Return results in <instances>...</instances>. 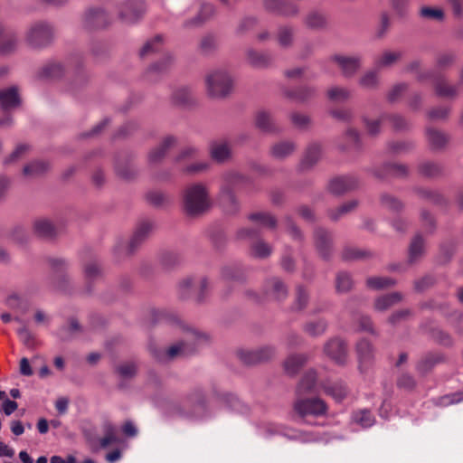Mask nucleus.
Returning a JSON list of instances; mask_svg holds the SVG:
<instances>
[{"mask_svg":"<svg viewBox=\"0 0 463 463\" xmlns=\"http://www.w3.org/2000/svg\"><path fill=\"white\" fill-rule=\"evenodd\" d=\"M151 324H166L179 326L184 332L183 340L172 345L167 349L150 347L152 356L159 363H168L176 358L186 357L194 354L199 347L209 342V335L198 329L185 326L178 316L166 309H152Z\"/></svg>","mask_w":463,"mask_h":463,"instance_id":"f257e3e1","label":"nucleus"},{"mask_svg":"<svg viewBox=\"0 0 463 463\" xmlns=\"http://www.w3.org/2000/svg\"><path fill=\"white\" fill-rule=\"evenodd\" d=\"M251 184L250 177L236 171H231L223 175V181L219 192V200L223 203H236L241 199V194L246 185Z\"/></svg>","mask_w":463,"mask_h":463,"instance_id":"f03ea898","label":"nucleus"},{"mask_svg":"<svg viewBox=\"0 0 463 463\" xmlns=\"http://www.w3.org/2000/svg\"><path fill=\"white\" fill-rule=\"evenodd\" d=\"M54 33V28L50 23L37 21L28 26L24 41L30 48L42 50L52 43Z\"/></svg>","mask_w":463,"mask_h":463,"instance_id":"7ed1b4c3","label":"nucleus"},{"mask_svg":"<svg viewBox=\"0 0 463 463\" xmlns=\"http://www.w3.org/2000/svg\"><path fill=\"white\" fill-rule=\"evenodd\" d=\"M207 93L214 99H222L231 94L233 88V79L224 70H216L206 76Z\"/></svg>","mask_w":463,"mask_h":463,"instance_id":"20e7f679","label":"nucleus"},{"mask_svg":"<svg viewBox=\"0 0 463 463\" xmlns=\"http://www.w3.org/2000/svg\"><path fill=\"white\" fill-rule=\"evenodd\" d=\"M260 232L256 228H242L237 232V239L250 241V255L258 259H266L272 252V247L259 238Z\"/></svg>","mask_w":463,"mask_h":463,"instance_id":"39448f33","label":"nucleus"},{"mask_svg":"<svg viewBox=\"0 0 463 463\" xmlns=\"http://www.w3.org/2000/svg\"><path fill=\"white\" fill-rule=\"evenodd\" d=\"M154 225L152 222L148 220L141 221L136 227L134 233L125 245L123 242L118 243L115 247V252L119 253L126 250L128 254H132L143 242H145L152 233Z\"/></svg>","mask_w":463,"mask_h":463,"instance_id":"423d86ee","label":"nucleus"},{"mask_svg":"<svg viewBox=\"0 0 463 463\" xmlns=\"http://www.w3.org/2000/svg\"><path fill=\"white\" fill-rule=\"evenodd\" d=\"M146 12V5L143 0H127L118 7V15L120 21L127 24L138 22Z\"/></svg>","mask_w":463,"mask_h":463,"instance_id":"0eeeda50","label":"nucleus"},{"mask_svg":"<svg viewBox=\"0 0 463 463\" xmlns=\"http://www.w3.org/2000/svg\"><path fill=\"white\" fill-rule=\"evenodd\" d=\"M110 16L101 7H90L85 11L81 18L82 27L88 31L105 28L110 24Z\"/></svg>","mask_w":463,"mask_h":463,"instance_id":"6e6552de","label":"nucleus"},{"mask_svg":"<svg viewBox=\"0 0 463 463\" xmlns=\"http://www.w3.org/2000/svg\"><path fill=\"white\" fill-rule=\"evenodd\" d=\"M296 412L305 418L307 416H321L326 412V404L319 398L301 399L300 397L294 404Z\"/></svg>","mask_w":463,"mask_h":463,"instance_id":"1a4fd4ad","label":"nucleus"},{"mask_svg":"<svg viewBox=\"0 0 463 463\" xmlns=\"http://www.w3.org/2000/svg\"><path fill=\"white\" fill-rule=\"evenodd\" d=\"M275 354V348L272 346H262L257 349H241L238 351L240 360L248 365L257 364L268 361Z\"/></svg>","mask_w":463,"mask_h":463,"instance_id":"9d476101","label":"nucleus"},{"mask_svg":"<svg viewBox=\"0 0 463 463\" xmlns=\"http://www.w3.org/2000/svg\"><path fill=\"white\" fill-rule=\"evenodd\" d=\"M359 184L354 175H338L329 180L326 189L334 195H342L356 189Z\"/></svg>","mask_w":463,"mask_h":463,"instance_id":"9b49d317","label":"nucleus"},{"mask_svg":"<svg viewBox=\"0 0 463 463\" xmlns=\"http://www.w3.org/2000/svg\"><path fill=\"white\" fill-rule=\"evenodd\" d=\"M185 405L192 407L191 418L203 419L206 417L205 395L201 388L193 390L185 399Z\"/></svg>","mask_w":463,"mask_h":463,"instance_id":"f8f14e48","label":"nucleus"},{"mask_svg":"<svg viewBox=\"0 0 463 463\" xmlns=\"http://www.w3.org/2000/svg\"><path fill=\"white\" fill-rule=\"evenodd\" d=\"M324 353L335 364H344L347 358L346 344L339 337H333L325 344Z\"/></svg>","mask_w":463,"mask_h":463,"instance_id":"ddd939ff","label":"nucleus"},{"mask_svg":"<svg viewBox=\"0 0 463 463\" xmlns=\"http://www.w3.org/2000/svg\"><path fill=\"white\" fill-rule=\"evenodd\" d=\"M183 203H209V189L203 183H193L182 192Z\"/></svg>","mask_w":463,"mask_h":463,"instance_id":"4468645a","label":"nucleus"},{"mask_svg":"<svg viewBox=\"0 0 463 463\" xmlns=\"http://www.w3.org/2000/svg\"><path fill=\"white\" fill-rule=\"evenodd\" d=\"M177 145V137L172 135L165 137L161 143L148 153V162L151 165L160 163L167 153Z\"/></svg>","mask_w":463,"mask_h":463,"instance_id":"2eb2a0df","label":"nucleus"},{"mask_svg":"<svg viewBox=\"0 0 463 463\" xmlns=\"http://www.w3.org/2000/svg\"><path fill=\"white\" fill-rule=\"evenodd\" d=\"M263 5L268 12L283 16H293L298 13L297 5L285 0H264Z\"/></svg>","mask_w":463,"mask_h":463,"instance_id":"dca6fc26","label":"nucleus"},{"mask_svg":"<svg viewBox=\"0 0 463 463\" xmlns=\"http://www.w3.org/2000/svg\"><path fill=\"white\" fill-rule=\"evenodd\" d=\"M409 173L408 167L402 164L385 163L376 166L373 170V174L377 178L384 179L390 176L404 177Z\"/></svg>","mask_w":463,"mask_h":463,"instance_id":"f3484780","label":"nucleus"},{"mask_svg":"<svg viewBox=\"0 0 463 463\" xmlns=\"http://www.w3.org/2000/svg\"><path fill=\"white\" fill-rule=\"evenodd\" d=\"M263 291L266 298H271L276 300H282L288 296V288L279 278H270L267 279L263 286Z\"/></svg>","mask_w":463,"mask_h":463,"instance_id":"a211bd4d","label":"nucleus"},{"mask_svg":"<svg viewBox=\"0 0 463 463\" xmlns=\"http://www.w3.org/2000/svg\"><path fill=\"white\" fill-rule=\"evenodd\" d=\"M254 123L260 131L269 134L281 132V128L277 124L272 115L266 110H260L255 115Z\"/></svg>","mask_w":463,"mask_h":463,"instance_id":"6ab92c4d","label":"nucleus"},{"mask_svg":"<svg viewBox=\"0 0 463 463\" xmlns=\"http://www.w3.org/2000/svg\"><path fill=\"white\" fill-rule=\"evenodd\" d=\"M322 154L321 145L316 142L310 143L304 153L299 163L300 171L313 168L320 160Z\"/></svg>","mask_w":463,"mask_h":463,"instance_id":"aec40b11","label":"nucleus"},{"mask_svg":"<svg viewBox=\"0 0 463 463\" xmlns=\"http://www.w3.org/2000/svg\"><path fill=\"white\" fill-rule=\"evenodd\" d=\"M331 60L335 61L345 77L354 75L361 66V60L357 56L334 55Z\"/></svg>","mask_w":463,"mask_h":463,"instance_id":"412c9836","label":"nucleus"},{"mask_svg":"<svg viewBox=\"0 0 463 463\" xmlns=\"http://www.w3.org/2000/svg\"><path fill=\"white\" fill-rule=\"evenodd\" d=\"M18 44V37L14 31L0 24V53L7 54L14 52Z\"/></svg>","mask_w":463,"mask_h":463,"instance_id":"4be33fe9","label":"nucleus"},{"mask_svg":"<svg viewBox=\"0 0 463 463\" xmlns=\"http://www.w3.org/2000/svg\"><path fill=\"white\" fill-rule=\"evenodd\" d=\"M315 243L317 250L324 259H328L332 251V236L329 232L322 228L315 231Z\"/></svg>","mask_w":463,"mask_h":463,"instance_id":"5701e85b","label":"nucleus"},{"mask_svg":"<svg viewBox=\"0 0 463 463\" xmlns=\"http://www.w3.org/2000/svg\"><path fill=\"white\" fill-rule=\"evenodd\" d=\"M413 200L440 203L446 200L444 194L438 189L416 186L411 190Z\"/></svg>","mask_w":463,"mask_h":463,"instance_id":"b1692460","label":"nucleus"},{"mask_svg":"<svg viewBox=\"0 0 463 463\" xmlns=\"http://www.w3.org/2000/svg\"><path fill=\"white\" fill-rule=\"evenodd\" d=\"M212 159L217 163H224L232 156L230 144L226 140L213 141L209 146Z\"/></svg>","mask_w":463,"mask_h":463,"instance_id":"393cba45","label":"nucleus"},{"mask_svg":"<svg viewBox=\"0 0 463 463\" xmlns=\"http://www.w3.org/2000/svg\"><path fill=\"white\" fill-rule=\"evenodd\" d=\"M33 232L36 236L44 240H52L58 234L57 228L47 218L36 219L33 222Z\"/></svg>","mask_w":463,"mask_h":463,"instance_id":"a878e982","label":"nucleus"},{"mask_svg":"<svg viewBox=\"0 0 463 463\" xmlns=\"http://www.w3.org/2000/svg\"><path fill=\"white\" fill-rule=\"evenodd\" d=\"M317 391V372L309 369L301 377L297 389L296 394L299 398L307 393H313Z\"/></svg>","mask_w":463,"mask_h":463,"instance_id":"bb28decb","label":"nucleus"},{"mask_svg":"<svg viewBox=\"0 0 463 463\" xmlns=\"http://www.w3.org/2000/svg\"><path fill=\"white\" fill-rule=\"evenodd\" d=\"M173 62L172 56L164 54L161 60L151 64L146 71V77L149 80H156L157 77L166 73Z\"/></svg>","mask_w":463,"mask_h":463,"instance_id":"cd10ccee","label":"nucleus"},{"mask_svg":"<svg viewBox=\"0 0 463 463\" xmlns=\"http://www.w3.org/2000/svg\"><path fill=\"white\" fill-rule=\"evenodd\" d=\"M296 144L290 140H281L270 146L269 155L278 160H284L296 150Z\"/></svg>","mask_w":463,"mask_h":463,"instance_id":"c85d7f7f","label":"nucleus"},{"mask_svg":"<svg viewBox=\"0 0 463 463\" xmlns=\"http://www.w3.org/2000/svg\"><path fill=\"white\" fill-rule=\"evenodd\" d=\"M308 356L305 354H292L284 361V370L290 376L296 375L299 370L307 363Z\"/></svg>","mask_w":463,"mask_h":463,"instance_id":"c756f323","label":"nucleus"},{"mask_svg":"<svg viewBox=\"0 0 463 463\" xmlns=\"http://www.w3.org/2000/svg\"><path fill=\"white\" fill-rule=\"evenodd\" d=\"M433 86L436 95L440 98L453 99L458 95V86L449 84L442 76L434 79Z\"/></svg>","mask_w":463,"mask_h":463,"instance_id":"7c9ffc66","label":"nucleus"},{"mask_svg":"<svg viewBox=\"0 0 463 463\" xmlns=\"http://www.w3.org/2000/svg\"><path fill=\"white\" fill-rule=\"evenodd\" d=\"M173 104L180 107H188L194 103V96L191 89L188 87L176 88L171 96Z\"/></svg>","mask_w":463,"mask_h":463,"instance_id":"2f4dec72","label":"nucleus"},{"mask_svg":"<svg viewBox=\"0 0 463 463\" xmlns=\"http://www.w3.org/2000/svg\"><path fill=\"white\" fill-rule=\"evenodd\" d=\"M20 104V98L16 87H11L0 90V108L3 110H8Z\"/></svg>","mask_w":463,"mask_h":463,"instance_id":"473e14b6","label":"nucleus"},{"mask_svg":"<svg viewBox=\"0 0 463 463\" xmlns=\"http://www.w3.org/2000/svg\"><path fill=\"white\" fill-rule=\"evenodd\" d=\"M426 135L430 147L434 150L444 148L449 141V137L446 133L434 128H428Z\"/></svg>","mask_w":463,"mask_h":463,"instance_id":"72a5a7b5","label":"nucleus"},{"mask_svg":"<svg viewBox=\"0 0 463 463\" xmlns=\"http://www.w3.org/2000/svg\"><path fill=\"white\" fill-rule=\"evenodd\" d=\"M356 353L360 364V368L366 365L373 359V345L366 339H362L356 344Z\"/></svg>","mask_w":463,"mask_h":463,"instance_id":"f704fd0d","label":"nucleus"},{"mask_svg":"<svg viewBox=\"0 0 463 463\" xmlns=\"http://www.w3.org/2000/svg\"><path fill=\"white\" fill-rule=\"evenodd\" d=\"M418 173L427 178H435L442 175L443 167L433 161H423L418 165Z\"/></svg>","mask_w":463,"mask_h":463,"instance_id":"c9c22d12","label":"nucleus"},{"mask_svg":"<svg viewBox=\"0 0 463 463\" xmlns=\"http://www.w3.org/2000/svg\"><path fill=\"white\" fill-rule=\"evenodd\" d=\"M402 299V295L399 292H392L378 298L374 303V308L377 311H385Z\"/></svg>","mask_w":463,"mask_h":463,"instance_id":"e433bc0d","label":"nucleus"},{"mask_svg":"<svg viewBox=\"0 0 463 463\" xmlns=\"http://www.w3.org/2000/svg\"><path fill=\"white\" fill-rule=\"evenodd\" d=\"M248 62L255 68H266L271 62V57L266 52H260L254 50L247 52Z\"/></svg>","mask_w":463,"mask_h":463,"instance_id":"4c0bfd02","label":"nucleus"},{"mask_svg":"<svg viewBox=\"0 0 463 463\" xmlns=\"http://www.w3.org/2000/svg\"><path fill=\"white\" fill-rule=\"evenodd\" d=\"M214 13V7L211 4H203L201 5V10L198 15H196L194 18L188 20L184 22V27H193V26H198L201 24H203L206 19L211 17Z\"/></svg>","mask_w":463,"mask_h":463,"instance_id":"58836bf2","label":"nucleus"},{"mask_svg":"<svg viewBox=\"0 0 463 463\" xmlns=\"http://www.w3.org/2000/svg\"><path fill=\"white\" fill-rule=\"evenodd\" d=\"M163 50V38L161 35H156L153 39L147 41L139 52L141 58H146L150 55L161 52Z\"/></svg>","mask_w":463,"mask_h":463,"instance_id":"ea45409f","label":"nucleus"},{"mask_svg":"<svg viewBox=\"0 0 463 463\" xmlns=\"http://www.w3.org/2000/svg\"><path fill=\"white\" fill-rule=\"evenodd\" d=\"M326 96L331 102L343 103L351 98L352 92L347 88L334 86L327 90Z\"/></svg>","mask_w":463,"mask_h":463,"instance_id":"a19ab883","label":"nucleus"},{"mask_svg":"<svg viewBox=\"0 0 463 463\" xmlns=\"http://www.w3.org/2000/svg\"><path fill=\"white\" fill-rule=\"evenodd\" d=\"M424 252V240L420 234H417L411 241L409 248V262L417 261Z\"/></svg>","mask_w":463,"mask_h":463,"instance_id":"79ce46f5","label":"nucleus"},{"mask_svg":"<svg viewBox=\"0 0 463 463\" xmlns=\"http://www.w3.org/2000/svg\"><path fill=\"white\" fill-rule=\"evenodd\" d=\"M326 328L327 322L325 319L309 321L303 326L304 332L313 337L322 335L326 332Z\"/></svg>","mask_w":463,"mask_h":463,"instance_id":"37998d69","label":"nucleus"},{"mask_svg":"<svg viewBox=\"0 0 463 463\" xmlns=\"http://www.w3.org/2000/svg\"><path fill=\"white\" fill-rule=\"evenodd\" d=\"M442 360L440 354H427L418 363L416 369L420 373L425 374Z\"/></svg>","mask_w":463,"mask_h":463,"instance_id":"c03bdc74","label":"nucleus"},{"mask_svg":"<svg viewBox=\"0 0 463 463\" xmlns=\"http://www.w3.org/2000/svg\"><path fill=\"white\" fill-rule=\"evenodd\" d=\"M317 90L314 87H301L287 92V96L297 101L304 102L315 97Z\"/></svg>","mask_w":463,"mask_h":463,"instance_id":"a18cd8bd","label":"nucleus"},{"mask_svg":"<svg viewBox=\"0 0 463 463\" xmlns=\"http://www.w3.org/2000/svg\"><path fill=\"white\" fill-rule=\"evenodd\" d=\"M249 220L255 222L260 227L275 228L276 219L267 213H254L249 215Z\"/></svg>","mask_w":463,"mask_h":463,"instance_id":"49530a36","label":"nucleus"},{"mask_svg":"<svg viewBox=\"0 0 463 463\" xmlns=\"http://www.w3.org/2000/svg\"><path fill=\"white\" fill-rule=\"evenodd\" d=\"M64 67L59 61H50L42 69V76L49 79H58L64 73Z\"/></svg>","mask_w":463,"mask_h":463,"instance_id":"de8ad7c7","label":"nucleus"},{"mask_svg":"<svg viewBox=\"0 0 463 463\" xmlns=\"http://www.w3.org/2000/svg\"><path fill=\"white\" fill-rule=\"evenodd\" d=\"M49 168V165L43 161H34L24 167L23 174L27 177H36L44 174Z\"/></svg>","mask_w":463,"mask_h":463,"instance_id":"09e8293b","label":"nucleus"},{"mask_svg":"<svg viewBox=\"0 0 463 463\" xmlns=\"http://www.w3.org/2000/svg\"><path fill=\"white\" fill-rule=\"evenodd\" d=\"M115 170H116L117 175L120 178L125 179V180H132L137 175V169L129 162H126V163L117 162L116 165H115Z\"/></svg>","mask_w":463,"mask_h":463,"instance_id":"8fccbe9b","label":"nucleus"},{"mask_svg":"<svg viewBox=\"0 0 463 463\" xmlns=\"http://www.w3.org/2000/svg\"><path fill=\"white\" fill-rule=\"evenodd\" d=\"M401 57L402 53L399 52H384L375 60V68L380 70L383 67H389L396 62Z\"/></svg>","mask_w":463,"mask_h":463,"instance_id":"3c124183","label":"nucleus"},{"mask_svg":"<svg viewBox=\"0 0 463 463\" xmlns=\"http://www.w3.org/2000/svg\"><path fill=\"white\" fill-rule=\"evenodd\" d=\"M212 204H184L182 212L188 218H197L207 213Z\"/></svg>","mask_w":463,"mask_h":463,"instance_id":"603ef678","label":"nucleus"},{"mask_svg":"<svg viewBox=\"0 0 463 463\" xmlns=\"http://www.w3.org/2000/svg\"><path fill=\"white\" fill-rule=\"evenodd\" d=\"M388 152L393 155L407 154L414 148L411 141H393L388 144Z\"/></svg>","mask_w":463,"mask_h":463,"instance_id":"864d4df0","label":"nucleus"},{"mask_svg":"<svg viewBox=\"0 0 463 463\" xmlns=\"http://www.w3.org/2000/svg\"><path fill=\"white\" fill-rule=\"evenodd\" d=\"M395 283L396 281L394 279L385 277H371L366 280L367 287L375 290L394 286Z\"/></svg>","mask_w":463,"mask_h":463,"instance_id":"5fc2aeb1","label":"nucleus"},{"mask_svg":"<svg viewBox=\"0 0 463 463\" xmlns=\"http://www.w3.org/2000/svg\"><path fill=\"white\" fill-rule=\"evenodd\" d=\"M324 390L336 402H341L347 394V388L345 384L342 382L335 383L330 386H324Z\"/></svg>","mask_w":463,"mask_h":463,"instance_id":"6e6d98bb","label":"nucleus"},{"mask_svg":"<svg viewBox=\"0 0 463 463\" xmlns=\"http://www.w3.org/2000/svg\"><path fill=\"white\" fill-rule=\"evenodd\" d=\"M80 329L81 327L79 322L76 319L71 318L68 326H64L60 328L58 335L62 341H68L74 334L80 332Z\"/></svg>","mask_w":463,"mask_h":463,"instance_id":"4d7b16f0","label":"nucleus"},{"mask_svg":"<svg viewBox=\"0 0 463 463\" xmlns=\"http://www.w3.org/2000/svg\"><path fill=\"white\" fill-rule=\"evenodd\" d=\"M353 420L363 428H369L375 422V419L369 410H361L354 412L353 414Z\"/></svg>","mask_w":463,"mask_h":463,"instance_id":"13d9d810","label":"nucleus"},{"mask_svg":"<svg viewBox=\"0 0 463 463\" xmlns=\"http://www.w3.org/2000/svg\"><path fill=\"white\" fill-rule=\"evenodd\" d=\"M199 150L194 146H187L182 148L179 153L175 156L174 162L176 165H183L187 160L195 158L198 156Z\"/></svg>","mask_w":463,"mask_h":463,"instance_id":"bf43d9fd","label":"nucleus"},{"mask_svg":"<svg viewBox=\"0 0 463 463\" xmlns=\"http://www.w3.org/2000/svg\"><path fill=\"white\" fill-rule=\"evenodd\" d=\"M294 29L290 26H281L278 31V42L281 47L288 48L293 43Z\"/></svg>","mask_w":463,"mask_h":463,"instance_id":"052dcab7","label":"nucleus"},{"mask_svg":"<svg viewBox=\"0 0 463 463\" xmlns=\"http://www.w3.org/2000/svg\"><path fill=\"white\" fill-rule=\"evenodd\" d=\"M222 399L225 405L233 411L244 413L248 411L247 406L234 394L227 393Z\"/></svg>","mask_w":463,"mask_h":463,"instance_id":"680f3d73","label":"nucleus"},{"mask_svg":"<svg viewBox=\"0 0 463 463\" xmlns=\"http://www.w3.org/2000/svg\"><path fill=\"white\" fill-rule=\"evenodd\" d=\"M345 139L347 144L341 147L343 150L360 149L362 146L360 135L354 128H349L345 132Z\"/></svg>","mask_w":463,"mask_h":463,"instance_id":"e2e57ef3","label":"nucleus"},{"mask_svg":"<svg viewBox=\"0 0 463 463\" xmlns=\"http://www.w3.org/2000/svg\"><path fill=\"white\" fill-rule=\"evenodd\" d=\"M305 24L311 29H321L326 26V20L323 14L319 12H311L305 19Z\"/></svg>","mask_w":463,"mask_h":463,"instance_id":"0e129e2a","label":"nucleus"},{"mask_svg":"<svg viewBox=\"0 0 463 463\" xmlns=\"http://www.w3.org/2000/svg\"><path fill=\"white\" fill-rule=\"evenodd\" d=\"M103 430L105 436L99 441L101 448H107L109 445L118 441L117 430L113 424L106 422L103 425Z\"/></svg>","mask_w":463,"mask_h":463,"instance_id":"69168bd1","label":"nucleus"},{"mask_svg":"<svg viewBox=\"0 0 463 463\" xmlns=\"http://www.w3.org/2000/svg\"><path fill=\"white\" fill-rule=\"evenodd\" d=\"M359 83L363 88L375 89L379 83L377 69L375 68V70L364 73L361 77Z\"/></svg>","mask_w":463,"mask_h":463,"instance_id":"338daca9","label":"nucleus"},{"mask_svg":"<svg viewBox=\"0 0 463 463\" xmlns=\"http://www.w3.org/2000/svg\"><path fill=\"white\" fill-rule=\"evenodd\" d=\"M336 290L341 293L347 292L353 286V280L347 272H339L336 276Z\"/></svg>","mask_w":463,"mask_h":463,"instance_id":"774afa93","label":"nucleus"}]
</instances>
